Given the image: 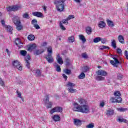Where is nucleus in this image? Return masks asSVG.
Segmentation results:
<instances>
[{"label": "nucleus", "instance_id": "f257e3e1", "mask_svg": "<svg viewBox=\"0 0 128 128\" xmlns=\"http://www.w3.org/2000/svg\"><path fill=\"white\" fill-rule=\"evenodd\" d=\"M72 110L78 112L82 114H88L90 112V106L88 104L80 105L78 102H74L72 104Z\"/></svg>", "mask_w": 128, "mask_h": 128}, {"label": "nucleus", "instance_id": "f03ea898", "mask_svg": "<svg viewBox=\"0 0 128 128\" xmlns=\"http://www.w3.org/2000/svg\"><path fill=\"white\" fill-rule=\"evenodd\" d=\"M66 0H55L54 4L56 6V8L58 12H61L64 10V2Z\"/></svg>", "mask_w": 128, "mask_h": 128}, {"label": "nucleus", "instance_id": "7ed1b4c3", "mask_svg": "<svg viewBox=\"0 0 128 128\" xmlns=\"http://www.w3.org/2000/svg\"><path fill=\"white\" fill-rule=\"evenodd\" d=\"M66 86L68 88V90L69 92H71V94H74V92H76V89H74V88L76 86V84L74 83H72V82H68Z\"/></svg>", "mask_w": 128, "mask_h": 128}, {"label": "nucleus", "instance_id": "20e7f679", "mask_svg": "<svg viewBox=\"0 0 128 128\" xmlns=\"http://www.w3.org/2000/svg\"><path fill=\"white\" fill-rule=\"evenodd\" d=\"M111 58H113L114 60H110V64H111L112 66H114L118 68V64H120V61H118V55H111Z\"/></svg>", "mask_w": 128, "mask_h": 128}, {"label": "nucleus", "instance_id": "39448f33", "mask_svg": "<svg viewBox=\"0 0 128 128\" xmlns=\"http://www.w3.org/2000/svg\"><path fill=\"white\" fill-rule=\"evenodd\" d=\"M21 8L22 7L20 6H9L6 8V10L8 12H16V10H18Z\"/></svg>", "mask_w": 128, "mask_h": 128}, {"label": "nucleus", "instance_id": "423d86ee", "mask_svg": "<svg viewBox=\"0 0 128 128\" xmlns=\"http://www.w3.org/2000/svg\"><path fill=\"white\" fill-rule=\"evenodd\" d=\"M12 65L14 68H16L18 70H22V66L20 65V62H19L18 60H14L12 62Z\"/></svg>", "mask_w": 128, "mask_h": 128}, {"label": "nucleus", "instance_id": "0eeeda50", "mask_svg": "<svg viewBox=\"0 0 128 128\" xmlns=\"http://www.w3.org/2000/svg\"><path fill=\"white\" fill-rule=\"evenodd\" d=\"M62 112V108L56 106L50 110V114H52L54 112Z\"/></svg>", "mask_w": 128, "mask_h": 128}, {"label": "nucleus", "instance_id": "6e6552de", "mask_svg": "<svg viewBox=\"0 0 128 128\" xmlns=\"http://www.w3.org/2000/svg\"><path fill=\"white\" fill-rule=\"evenodd\" d=\"M26 60V66L28 68H30V55H27L25 57Z\"/></svg>", "mask_w": 128, "mask_h": 128}, {"label": "nucleus", "instance_id": "1a4fd4ad", "mask_svg": "<svg viewBox=\"0 0 128 128\" xmlns=\"http://www.w3.org/2000/svg\"><path fill=\"white\" fill-rule=\"evenodd\" d=\"M96 73L98 76H108V72L102 70H98Z\"/></svg>", "mask_w": 128, "mask_h": 128}, {"label": "nucleus", "instance_id": "9d476101", "mask_svg": "<svg viewBox=\"0 0 128 128\" xmlns=\"http://www.w3.org/2000/svg\"><path fill=\"white\" fill-rule=\"evenodd\" d=\"M32 24L33 25L34 28H35L36 30H40V27L38 24V20L36 19H34L32 20Z\"/></svg>", "mask_w": 128, "mask_h": 128}, {"label": "nucleus", "instance_id": "9b49d317", "mask_svg": "<svg viewBox=\"0 0 128 128\" xmlns=\"http://www.w3.org/2000/svg\"><path fill=\"white\" fill-rule=\"evenodd\" d=\"M46 58L49 64H52V62H54V59L52 55L48 54L47 56L46 57Z\"/></svg>", "mask_w": 128, "mask_h": 128}, {"label": "nucleus", "instance_id": "f8f14e48", "mask_svg": "<svg viewBox=\"0 0 128 128\" xmlns=\"http://www.w3.org/2000/svg\"><path fill=\"white\" fill-rule=\"evenodd\" d=\"M122 98H119L118 99V98H115L112 97L110 98V101L112 103L118 102V104H120V102H122Z\"/></svg>", "mask_w": 128, "mask_h": 128}, {"label": "nucleus", "instance_id": "ddd939ff", "mask_svg": "<svg viewBox=\"0 0 128 128\" xmlns=\"http://www.w3.org/2000/svg\"><path fill=\"white\" fill-rule=\"evenodd\" d=\"M56 60L60 64H64V60H62V58L60 57V54H56Z\"/></svg>", "mask_w": 128, "mask_h": 128}, {"label": "nucleus", "instance_id": "4468645a", "mask_svg": "<svg viewBox=\"0 0 128 128\" xmlns=\"http://www.w3.org/2000/svg\"><path fill=\"white\" fill-rule=\"evenodd\" d=\"M12 21L14 24H21V22L20 20V17L17 16H15L13 18Z\"/></svg>", "mask_w": 128, "mask_h": 128}, {"label": "nucleus", "instance_id": "2eb2a0df", "mask_svg": "<svg viewBox=\"0 0 128 128\" xmlns=\"http://www.w3.org/2000/svg\"><path fill=\"white\" fill-rule=\"evenodd\" d=\"M36 48V44H30L28 46V52H32V50H35Z\"/></svg>", "mask_w": 128, "mask_h": 128}, {"label": "nucleus", "instance_id": "dca6fc26", "mask_svg": "<svg viewBox=\"0 0 128 128\" xmlns=\"http://www.w3.org/2000/svg\"><path fill=\"white\" fill-rule=\"evenodd\" d=\"M74 124L76 126H82V121L78 119H74Z\"/></svg>", "mask_w": 128, "mask_h": 128}, {"label": "nucleus", "instance_id": "f3484780", "mask_svg": "<svg viewBox=\"0 0 128 128\" xmlns=\"http://www.w3.org/2000/svg\"><path fill=\"white\" fill-rule=\"evenodd\" d=\"M32 14L34 16H37V18H42V13L38 12H34L32 13Z\"/></svg>", "mask_w": 128, "mask_h": 128}, {"label": "nucleus", "instance_id": "a211bd4d", "mask_svg": "<svg viewBox=\"0 0 128 128\" xmlns=\"http://www.w3.org/2000/svg\"><path fill=\"white\" fill-rule=\"evenodd\" d=\"M52 118L54 122H60V117L58 114L54 115Z\"/></svg>", "mask_w": 128, "mask_h": 128}, {"label": "nucleus", "instance_id": "6ab92c4d", "mask_svg": "<svg viewBox=\"0 0 128 128\" xmlns=\"http://www.w3.org/2000/svg\"><path fill=\"white\" fill-rule=\"evenodd\" d=\"M34 72L35 73L36 76H42V72H40V70H34Z\"/></svg>", "mask_w": 128, "mask_h": 128}, {"label": "nucleus", "instance_id": "aec40b11", "mask_svg": "<svg viewBox=\"0 0 128 128\" xmlns=\"http://www.w3.org/2000/svg\"><path fill=\"white\" fill-rule=\"evenodd\" d=\"M118 40L120 44H124V38L122 36L119 35L118 36Z\"/></svg>", "mask_w": 128, "mask_h": 128}, {"label": "nucleus", "instance_id": "412c9836", "mask_svg": "<svg viewBox=\"0 0 128 128\" xmlns=\"http://www.w3.org/2000/svg\"><path fill=\"white\" fill-rule=\"evenodd\" d=\"M16 26V30H22V23H18L17 24H15Z\"/></svg>", "mask_w": 128, "mask_h": 128}, {"label": "nucleus", "instance_id": "4be33fe9", "mask_svg": "<svg viewBox=\"0 0 128 128\" xmlns=\"http://www.w3.org/2000/svg\"><path fill=\"white\" fill-rule=\"evenodd\" d=\"M107 24H108V26L110 28H112L114 26V22L110 20H107Z\"/></svg>", "mask_w": 128, "mask_h": 128}, {"label": "nucleus", "instance_id": "5701e85b", "mask_svg": "<svg viewBox=\"0 0 128 128\" xmlns=\"http://www.w3.org/2000/svg\"><path fill=\"white\" fill-rule=\"evenodd\" d=\"M44 52V50H38L34 52V54H35L36 56H38L40 54H42Z\"/></svg>", "mask_w": 128, "mask_h": 128}, {"label": "nucleus", "instance_id": "b1692460", "mask_svg": "<svg viewBox=\"0 0 128 128\" xmlns=\"http://www.w3.org/2000/svg\"><path fill=\"white\" fill-rule=\"evenodd\" d=\"M86 32L87 34H91L92 32V28L90 26H87L86 28Z\"/></svg>", "mask_w": 128, "mask_h": 128}, {"label": "nucleus", "instance_id": "393cba45", "mask_svg": "<svg viewBox=\"0 0 128 128\" xmlns=\"http://www.w3.org/2000/svg\"><path fill=\"white\" fill-rule=\"evenodd\" d=\"M98 26L99 28H104V26H106V22L103 21L100 22L98 24Z\"/></svg>", "mask_w": 128, "mask_h": 128}, {"label": "nucleus", "instance_id": "a878e982", "mask_svg": "<svg viewBox=\"0 0 128 128\" xmlns=\"http://www.w3.org/2000/svg\"><path fill=\"white\" fill-rule=\"evenodd\" d=\"M78 102L80 106H84V104H86V100L84 99L80 98L78 99Z\"/></svg>", "mask_w": 128, "mask_h": 128}, {"label": "nucleus", "instance_id": "bb28decb", "mask_svg": "<svg viewBox=\"0 0 128 128\" xmlns=\"http://www.w3.org/2000/svg\"><path fill=\"white\" fill-rule=\"evenodd\" d=\"M114 96L116 98H118H118H120V96L122 95L119 91H116L114 92Z\"/></svg>", "mask_w": 128, "mask_h": 128}, {"label": "nucleus", "instance_id": "cd10ccee", "mask_svg": "<svg viewBox=\"0 0 128 128\" xmlns=\"http://www.w3.org/2000/svg\"><path fill=\"white\" fill-rule=\"evenodd\" d=\"M79 38L82 42H86V38H84V36L82 34L79 35Z\"/></svg>", "mask_w": 128, "mask_h": 128}, {"label": "nucleus", "instance_id": "c85d7f7f", "mask_svg": "<svg viewBox=\"0 0 128 128\" xmlns=\"http://www.w3.org/2000/svg\"><path fill=\"white\" fill-rule=\"evenodd\" d=\"M8 28H5L6 30L12 34V27L10 26H8Z\"/></svg>", "mask_w": 128, "mask_h": 128}, {"label": "nucleus", "instance_id": "c756f323", "mask_svg": "<svg viewBox=\"0 0 128 128\" xmlns=\"http://www.w3.org/2000/svg\"><path fill=\"white\" fill-rule=\"evenodd\" d=\"M111 46L112 48H116V40H112Z\"/></svg>", "mask_w": 128, "mask_h": 128}, {"label": "nucleus", "instance_id": "7c9ffc66", "mask_svg": "<svg viewBox=\"0 0 128 128\" xmlns=\"http://www.w3.org/2000/svg\"><path fill=\"white\" fill-rule=\"evenodd\" d=\"M15 44L17 46H18V44H22V41H20V39L19 38H17L15 40Z\"/></svg>", "mask_w": 128, "mask_h": 128}, {"label": "nucleus", "instance_id": "2f4dec72", "mask_svg": "<svg viewBox=\"0 0 128 128\" xmlns=\"http://www.w3.org/2000/svg\"><path fill=\"white\" fill-rule=\"evenodd\" d=\"M114 114V110H112L110 109L109 110H107L106 114H107V116H112Z\"/></svg>", "mask_w": 128, "mask_h": 128}, {"label": "nucleus", "instance_id": "473e14b6", "mask_svg": "<svg viewBox=\"0 0 128 128\" xmlns=\"http://www.w3.org/2000/svg\"><path fill=\"white\" fill-rule=\"evenodd\" d=\"M47 52H48V54L52 55V49L51 46H49L47 48Z\"/></svg>", "mask_w": 128, "mask_h": 128}, {"label": "nucleus", "instance_id": "72a5a7b5", "mask_svg": "<svg viewBox=\"0 0 128 128\" xmlns=\"http://www.w3.org/2000/svg\"><path fill=\"white\" fill-rule=\"evenodd\" d=\"M96 80L100 81V80H106V78L102 76H97L96 77Z\"/></svg>", "mask_w": 128, "mask_h": 128}, {"label": "nucleus", "instance_id": "f704fd0d", "mask_svg": "<svg viewBox=\"0 0 128 128\" xmlns=\"http://www.w3.org/2000/svg\"><path fill=\"white\" fill-rule=\"evenodd\" d=\"M64 72V74H72V70H70L66 68L64 70H63Z\"/></svg>", "mask_w": 128, "mask_h": 128}, {"label": "nucleus", "instance_id": "c9c22d12", "mask_svg": "<svg viewBox=\"0 0 128 128\" xmlns=\"http://www.w3.org/2000/svg\"><path fill=\"white\" fill-rule=\"evenodd\" d=\"M100 40H102V38H100V37H97L94 39L93 42L95 44H96V43L100 42Z\"/></svg>", "mask_w": 128, "mask_h": 128}, {"label": "nucleus", "instance_id": "e433bc0d", "mask_svg": "<svg viewBox=\"0 0 128 128\" xmlns=\"http://www.w3.org/2000/svg\"><path fill=\"white\" fill-rule=\"evenodd\" d=\"M26 54H28V52L26 50H21L20 51V54L23 56H26Z\"/></svg>", "mask_w": 128, "mask_h": 128}, {"label": "nucleus", "instance_id": "4c0bfd02", "mask_svg": "<svg viewBox=\"0 0 128 128\" xmlns=\"http://www.w3.org/2000/svg\"><path fill=\"white\" fill-rule=\"evenodd\" d=\"M86 78V74L84 72H82L78 76V78L80 80H84Z\"/></svg>", "mask_w": 128, "mask_h": 128}, {"label": "nucleus", "instance_id": "58836bf2", "mask_svg": "<svg viewBox=\"0 0 128 128\" xmlns=\"http://www.w3.org/2000/svg\"><path fill=\"white\" fill-rule=\"evenodd\" d=\"M28 38L29 40H34V36L32 34H30L28 36Z\"/></svg>", "mask_w": 128, "mask_h": 128}, {"label": "nucleus", "instance_id": "ea45409f", "mask_svg": "<svg viewBox=\"0 0 128 128\" xmlns=\"http://www.w3.org/2000/svg\"><path fill=\"white\" fill-rule=\"evenodd\" d=\"M22 16L24 18H26L27 20H28L30 18V15L26 12Z\"/></svg>", "mask_w": 128, "mask_h": 128}, {"label": "nucleus", "instance_id": "a19ab883", "mask_svg": "<svg viewBox=\"0 0 128 128\" xmlns=\"http://www.w3.org/2000/svg\"><path fill=\"white\" fill-rule=\"evenodd\" d=\"M94 128V124L91 122L86 126V128Z\"/></svg>", "mask_w": 128, "mask_h": 128}, {"label": "nucleus", "instance_id": "79ce46f5", "mask_svg": "<svg viewBox=\"0 0 128 128\" xmlns=\"http://www.w3.org/2000/svg\"><path fill=\"white\" fill-rule=\"evenodd\" d=\"M69 42H74V36H70L68 38Z\"/></svg>", "mask_w": 128, "mask_h": 128}, {"label": "nucleus", "instance_id": "37998d69", "mask_svg": "<svg viewBox=\"0 0 128 128\" xmlns=\"http://www.w3.org/2000/svg\"><path fill=\"white\" fill-rule=\"evenodd\" d=\"M60 22L62 24H68V20L67 19V18L66 19L63 20L62 22Z\"/></svg>", "mask_w": 128, "mask_h": 128}, {"label": "nucleus", "instance_id": "c03bdc74", "mask_svg": "<svg viewBox=\"0 0 128 128\" xmlns=\"http://www.w3.org/2000/svg\"><path fill=\"white\" fill-rule=\"evenodd\" d=\"M100 50H110V47L106 46H100Z\"/></svg>", "mask_w": 128, "mask_h": 128}, {"label": "nucleus", "instance_id": "a18cd8bd", "mask_svg": "<svg viewBox=\"0 0 128 128\" xmlns=\"http://www.w3.org/2000/svg\"><path fill=\"white\" fill-rule=\"evenodd\" d=\"M82 56L83 58H88V54H86V52L82 53Z\"/></svg>", "mask_w": 128, "mask_h": 128}, {"label": "nucleus", "instance_id": "49530a36", "mask_svg": "<svg viewBox=\"0 0 128 128\" xmlns=\"http://www.w3.org/2000/svg\"><path fill=\"white\" fill-rule=\"evenodd\" d=\"M56 70L58 72H62V69L60 68V66L57 64L56 66Z\"/></svg>", "mask_w": 128, "mask_h": 128}, {"label": "nucleus", "instance_id": "de8ad7c7", "mask_svg": "<svg viewBox=\"0 0 128 128\" xmlns=\"http://www.w3.org/2000/svg\"><path fill=\"white\" fill-rule=\"evenodd\" d=\"M46 104H48L47 106H46V108H52V102H49L48 103H46Z\"/></svg>", "mask_w": 128, "mask_h": 128}, {"label": "nucleus", "instance_id": "09e8293b", "mask_svg": "<svg viewBox=\"0 0 128 128\" xmlns=\"http://www.w3.org/2000/svg\"><path fill=\"white\" fill-rule=\"evenodd\" d=\"M60 26L61 30H66V28L64 26L62 22H60Z\"/></svg>", "mask_w": 128, "mask_h": 128}, {"label": "nucleus", "instance_id": "8fccbe9b", "mask_svg": "<svg viewBox=\"0 0 128 128\" xmlns=\"http://www.w3.org/2000/svg\"><path fill=\"white\" fill-rule=\"evenodd\" d=\"M1 24L4 28H8V25L6 24V22H4V20H2Z\"/></svg>", "mask_w": 128, "mask_h": 128}, {"label": "nucleus", "instance_id": "3c124183", "mask_svg": "<svg viewBox=\"0 0 128 128\" xmlns=\"http://www.w3.org/2000/svg\"><path fill=\"white\" fill-rule=\"evenodd\" d=\"M122 78H124V76H122V74H117V78H118V80H122Z\"/></svg>", "mask_w": 128, "mask_h": 128}, {"label": "nucleus", "instance_id": "603ef678", "mask_svg": "<svg viewBox=\"0 0 128 128\" xmlns=\"http://www.w3.org/2000/svg\"><path fill=\"white\" fill-rule=\"evenodd\" d=\"M116 50H117L118 54H120L121 56L122 54V50L120 48H117Z\"/></svg>", "mask_w": 128, "mask_h": 128}, {"label": "nucleus", "instance_id": "864d4df0", "mask_svg": "<svg viewBox=\"0 0 128 128\" xmlns=\"http://www.w3.org/2000/svg\"><path fill=\"white\" fill-rule=\"evenodd\" d=\"M48 102H50V99L48 98V96L46 95V96L45 104H48Z\"/></svg>", "mask_w": 128, "mask_h": 128}, {"label": "nucleus", "instance_id": "5fc2aeb1", "mask_svg": "<svg viewBox=\"0 0 128 128\" xmlns=\"http://www.w3.org/2000/svg\"><path fill=\"white\" fill-rule=\"evenodd\" d=\"M72 18H74V15H70L68 18L67 19L68 20H72Z\"/></svg>", "mask_w": 128, "mask_h": 128}, {"label": "nucleus", "instance_id": "6e6d98bb", "mask_svg": "<svg viewBox=\"0 0 128 128\" xmlns=\"http://www.w3.org/2000/svg\"><path fill=\"white\" fill-rule=\"evenodd\" d=\"M118 110L119 112H126V108H118Z\"/></svg>", "mask_w": 128, "mask_h": 128}, {"label": "nucleus", "instance_id": "4d7b16f0", "mask_svg": "<svg viewBox=\"0 0 128 128\" xmlns=\"http://www.w3.org/2000/svg\"><path fill=\"white\" fill-rule=\"evenodd\" d=\"M100 41L102 44H106V38H101Z\"/></svg>", "mask_w": 128, "mask_h": 128}, {"label": "nucleus", "instance_id": "13d9d810", "mask_svg": "<svg viewBox=\"0 0 128 128\" xmlns=\"http://www.w3.org/2000/svg\"><path fill=\"white\" fill-rule=\"evenodd\" d=\"M0 84L3 86H4V81L2 80V78H0Z\"/></svg>", "mask_w": 128, "mask_h": 128}, {"label": "nucleus", "instance_id": "bf43d9fd", "mask_svg": "<svg viewBox=\"0 0 128 128\" xmlns=\"http://www.w3.org/2000/svg\"><path fill=\"white\" fill-rule=\"evenodd\" d=\"M88 66H84V72H88Z\"/></svg>", "mask_w": 128, "mask_h": 128}, {"label": "nucleus", "instance_id": "052dcab7", "mask_svg": "<svg viewBox=\"0 0 128 128\" xmlns=\"http://www.w3.org/2000/svg\"><path fill=\"white\" fill-rule=\"evenodd\" d=\"M17 94L18 96V98H22V93H20V92L18 91H17Z\"/></svg>", "mask_w": 128, "mask_h": 128}, {"label": "nucleus", "instance_id": "680f3d73", "mask_svg": "<svg viewBox=\"0 0 128 128\" xmlns=\"http://www.w3.org/2000/svg\"><path fill=\"white\" fill-rule=\"evenodd\" d=\"M100 108H104V102H100Z\"/></svg>", "mask_w": 128, "mask_h": 128}, {"label": "nucleus", "instance_id": "e2e57ef3", "mask_svg": "<svg viewBox=\"0 0 128 128\" xmlns=\"http://www.w3.org/2000/svg\"><path fill=\"white\" fill-rule=\"evenodd\" d=\"M75 2H76V4H80L82 2V0H74Z\"/></svg>", "mask_w": 128, "mask_h": 128}, {"label": "nucleus", "instance_id": "0e129e2a", "mask_svg": "<svg viewBox=\"0 0 128 128\" xmlns=\"http://www.w3.org/2000/svg\"><path fill=\"white\" fill-rule=\"evenodd\" d=\"M6 52H7L8 56H10V52L8 50V49L6 48Z\"/></svg>", "mask_w": 128, "mask_h": 128}, {"label": "nucleus", "instance_id": "69168bd1", "mask_svg": "<svg viewBox=\"0 0 128 128\" xmlns=\"http://www.w3.org/2000/svg\"><path fill=\"white\" fill-rule=\"evenodd\" d=\"M62 76L64 78L65 80H68V76H66V75L63 74Z\"/></svg>", "mask_w": 128, "mask_h": 128}, {"label": "nucleus", "instance_id": "338daca9", "mask_svg": "<svg viewBox=\"0 0 128 128\" xmlns=\"http://www.w3.org/2000/svg\"><path fill=\"white\" fill-rule=\"evenodd\" d=\"M118 120L119 122H122L123 120H124V118H118Z\"/></svg>", "mask_w": 128, "mask_h": 128}, {"label": "nucleus", "instance_id": "774afa93", "mask_svg": "<svg viewBox=\"0 0 128 128\" xmlns=\"http://www.w3.org/2000/svg\"><path fill=\"white\" fill-rule=\"evenodd\" d=\"M124 56H128V50H125L124 52Z\"/></svg>", "mask_w": 128, "mask_h": 128}]
</instances>
